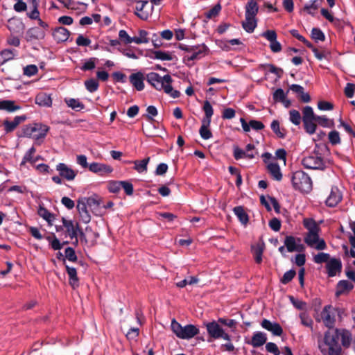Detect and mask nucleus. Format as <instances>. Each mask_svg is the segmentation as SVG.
<instances>
[{
    "instance_id": "obj_1",
    "label": "nucleus",
    "mask_w": 355,
    "mask_h": 355,
    "mask_svg": "<svg viewBox=\"0 0 355 355\" xmlns=\"http://www.w3.org/2000/svg\"><path fill=\"white\" fill-rule=\"evenodd\" d=\"M146 80L157 90H163L166 94L173 98H178L180 95L179 91L173 88L171 85L173 80L168 74L161 76L157 73L150 72L146 75Z\"/></svg>"
},
{
    "instance_id": "obj_2",
    "label": "nucleus",
    "mask_w": 355,
    "mask_h": 355,
    "mask_svg": "<svg viewBox=\"0 0 355 355\" xmlns=\"http://www.w3.org/2000/svg\"><path fill=\"white\" fill-rule=\"evenodd\" d=\"M318 347L323 355H341L342 348L334 331H327L323 339L318 342Z\"/></svg>"
},
{
    "instance_id": "obj_3",
    "label": "nucleus",
    "mask_w": 355,
    "mask_h": 355,
    "mask_svg": "<svg viewBox=\"0 0 355 355\" xmlns=\"http://www.w3.org/2000/svg\"><path fill=\"white\" fill-rule=\"evenodd\" d=\"M179 49L185 52L183 60L187 64H190L196 60L205 57L209 53V48L205 44L187 45L180 44Z\"/></svg>"
},
{
    "instance_id": "obj_4",
    "label": "nucleus",
    "mask_w": 355,
    "mask_h": 355,
    "mask_svg": "<svg viewBox=\"0 0 355 355\" xmlns=\"http://www.w3.org/2000/svg\"><path fill=\"white\" fill-rule=\"evenodd\" d=\"M293 187L300 192L309 193L313 184L309 175L302 171L293 172L291 177Z\"/></svg>"
},
{
    "instance_id": "obj_5",
    "label": "nucleus",
    "mask_w": 355,
    "mask_h": 355,
    "mask_svg": "<svg viewBox=\"0 0 355 355\" xmlns=\"http://www.w3.org/2000/svg\"><path fill=\"white\" fill-rule=\"evenodd\" d=\"M49 130V127L41 123L27 124L22 129L21 136L33 138L35 141L43 139Z\"/></svg>"
},
{
    "instance_id": "obj_6",
    "label": "nucleus",
    "mask_w": 355,
    "mask_h": 355,
    "mask_svg": "<svg viewBox=\"0 0 355 355\" xmlns=\"http://www.w3.org/2000/svg\"><path fill=\"white\" fill-rule=\"evenodd\" d=\"M171 329L175 336L184 340H189L199 334V329L193 324L182 326L175 319L171 321Z\"/></svg>"
},
{
    "instance_id": "obj_7",
    "label": "nucleus",
    "mask_w": 355,
    "mask_h": 355,
    "mask_svg": "<svg viewBox=\"0 0 355 355\" xmlns=\"http://www.w3.org/2000/svg\"><path fill=\"white\" fill-rule=\"evenodd\" d=\"M209 336L214 339L223 338L225 340L230 341V336L220 326L218 321L213 320L205 324Z\"/></svg>"
},
{
    "instance_id": "obj_8",
    "label": "nucleus",
    "mask_w": 355,
    "mask_h": 355,
    "mask_svg": "<svg viewBox=\"0 0 355 355\" xmlns=\"http://www.w3.org/2000/svg\"><path fill=\"white\" fill-rule=\"evenodd\" d=\"M301 163L304 168L308 169L324 170L325 168V163L323 159L317 154H312L304 157L302 159Z\"/></svg>"
},
{
    "instance_id": "obj_9",
    "label": "nucleus",
    "mask_w": 355,
    "mask_h": 355,
    "mask_svg": "<svg viewBox=\"0 0 355 355\" xmlns=\"http://www.w3.org/2000/svg\"><path fill=\"white\" fill-rule=\"evenodd\" d=\"M318 232H308L304 238V241L309 246L318 250H322L327 248V245L324 239L319 238Z\"/></svg>"
},
{
    "instance_id": "obj_10",
    "label": "nucleus",
    "mask_w": 355,
    "mask_h": 355,
    "mask_svg": "<svg viewBox=\"0 0 355 355\" xmlns=\"http://www.w3.org/2000/svg\"><path fill=\"white\" fill-rule=\"evenodd\" d=\"M153 6L150 5L147 1L137 2L135 14L142 20H147L151 15Z\"/></svg>"
},
{
    "instance_id": "obj_11",
    "label": "nucleus",
    "mask_w": 355,
    "mask_h": 355,
    "mask_svg": "<svg viewBox=\"0 0 355 355\" xmlns=\"http://www.w3.org/2000/svg\"><path fill=\"white\" fill-rule=\"evenodd\" d=\"M233 154L236 160L243 158L253 159L256 154L255 146L253 144H249L245 146V150H243L238 146H234Z\"/></svg>"
},
{
    "instance_id": "obj_12",
    "label": "nucleus",
    "mask_w": 355,
    "mask_h": 355,
    "mask_svg": "<svg viewBox=\"0 0 355 355\" xmlns=\"http://www.w3.org/2000/svg\"><path fill=\"white\" fill-rule=\"evenodd\" d=\"M320 315L322 320L327 327H334L336 321V310L331 306H325Z\"/></svg>"
},
{
    "instance_id": "obj_13",
    "label": "nucleus",
    "mask_w": 355,
    "mask_h": 355,
    "mask_svg": "<svg viewBox=\"0 0 355 355\" xmlns=\"http://www.w3.org/2000/svg\"><path fill=\"white\" fill-rule=\"evenodd\" d=\"M56 171L59 175L67 181H73L78 174L77 171H74L72 168L64 163H59L56 165Z\"/></svg>"
},
{
    "instance_id": "obj_14",
    "label": "nucleus",
    "mask_w": 355,
    "mask_h": 355,
    "mask_svg": "<svg viewBox=\"0 0 355 355\" xmlns=\"http://www.w3.org/2000/svg\"><path fill=\"white\" fill-rule=\"evenodd\" d=\"M342 262L340 259L331 258L326 263L327 272L329 277L340 275L342 271Z\"/></svg>"
},
{
    "instance_id": "obj_15",
    "label": "nucleus",
    "mask_w": 355,
    "mask_h": 355,
    "mask_svg": "<svg viewBox=\"0 0 355 355\" xmlns=\"http://www.w3.org/2000/svg\"><path fill=\"white\" fill-rule=\"evenodd\" d=\"M261 35L270 42V48L274 53H278L282 50L281 44L277 40V33L273 30H268L263 32Z\"/></svg>"
},
{
    "instance_id": "obj_16",
    "label": "nucleus",
    "mask_w": 355,
    "mask_h": 355,
    "mask_svg": "<svg viewBox=\"0 0 355 355\" xmlns=\"http://www.w3.org/2000/svg\"><path fill=\"white\" fill-rule=\"evenodd\" d=\"M284 246L286 247L287 250L290 252H300L304 250V246L301 243V239L299 238H295L292 236L286 237L284 241Z\"/></svg>"
},
{
    "instance_id": "obj_17",
    "label": "nucleus",
    "mask_w": 355,
    "mask_h": 355,
    "mask_svg": "<svg viewBox=\"0 0 355 355\" xmlns=\"http://www.w3.org/2000/svg\"><path fill=\"white\" fill-rule=\"evenodd\" d=\"M342 193L337 187H332L331 192L326 199V205L329 207H336L342 200Z\"/></svg>"
},
{
    "instance_id": "obj_18",
    "label": "nucleus",
    "mask_w": 355,
    "mask_h": 355,
    "mask_svg": "<svg viewBox=\"0 0 355 355\" xmlns=\"http://www.w3.org/2000/svg\"><path fill=\"white\" fill-rule=\"evenodd\" d=\"M26 115L16 116L12 121L5 120L3 122L4 131L6 133H9L14 131L17 127L22 122L26 120Z\"/></svg>"
},
{
    "instance_id": "obj_19",
    "label": "nucleus",
    "mask_w": 355,
    "mask_h": 355,
    "mask_svg": "<svg viewBox=\"0 0 355 355\" xmlns=\"http://www.w3.org/2000/svg\"><path fill=\"white\" fill-rule=\"evenodd\" d=\"M46 35L45 31L38 28L33 27L29 28L26 33V40L27 42H33L44 39Z\"/></svg>"
},
{
    "instance_id": "obj_20",
    "label": "nucleus",
    "mask_w": 355,
    "mask_h": 355,
    "mask_svg": "<svg viewBox=\"0 0 355 355\" xmlns=\"http://www.w3.org/2000/svg\"><path fill=\"white\" fill-rule=\"evenodd\" d=\"M336 335H337V340L340 338L342 346L345 348H349L352 343V334L345 329H336L334 330Z\"/></svg>"
},
{
    "instance_id": "obj_21",
    "label": "nucleus",
    "mask_w": 355,
    "mask_h": 355,
    "mask_svg": "<svg viewBox=\"0 0 355 355\" xmlns=\"http://www.w3.org/2000/svg\"><path fill=\"white\" fill-rule=\"evenodd\" d=\"M88 206L83 200V198H80L78 200L77 209L82 221L84 223H89L91 220V216L88 211Z\"/></svg>"
},
{
    "instance_id": "obj_22",
    "label": "nucleus",
    "mask_w": 355,
    "mask_h": 355,
    "mask_svg": "<svg viewBox=\"0 0 355 355\" xmlns=\"http://www.w3.org/2000/svg\"><path fill=\"white\" fill-rule=\"evenodd\" d=\"M261 326L268 331H270L274 336H279L283 333V329L279 324L271 322L269 320L263 319Z\"/></svg>"
},
{
    "instance_id": "obj_23",
    "label": "nucleus",
    "mask_w": 355,
    "mask_h": 355,
    "mask_svg": "<svg viewBox=\"0 0 355 355\" xmlns=\"http://www.w3.org/2000/svg\"><path fill=\"white\" fill-rule=\"evenodd\" d=\"M89 170L94 173H99L101 175L105 173H110L112 172L113 168L112 166L98 162H92L89 165Z\"/></svg>"
},
{
    "instance_id": "obj_24",
    "label": "nucleus",
    "mask_w": 355,
    "mask_h": 355,
    "mask_svg": "<svg viewBox=\"0 0 355 355\" xmlns=\"http://www.w3.org/2000/svg\"><path fill=\"white\" fill-rule=\"evenodd\" d=\"M62 224L64 227L66 228V230L71 239L73 238L77 239L78 231L79 230L78 224L75 223L71 220H67L64 218H62Z\"/></svg>"
},
{
    "instance_id": "obj_25",
    "label": "nucleus",
    "mask_w": 355,
    "mask_h": 355,
    "mask_svg": "<svg viewBox=\"0 0 355 355\" xmlns=\"http://www.w3.org/2000/svg\"><path fill=\"white\" fill-rule=\"evenodd\" d=\"M129 79L131 84L137 91H141L144 89V81L145 80V77L144 73L141 72H137L131 74L129 77Z\"/></svg>"
},
{
    "instance_id": "obj_26",
    "label": "nucleus",
    "mask_w": 355,
    "mask_h": 355,
    "mask_svg": "<svg viewBox=\"0 0 355 355\" xmlns=\"http://www.w3.org/2000/svg\"><path fill=\"white\" fill-rule=\"evenodd\" d=\"M69 31L62 26L56 28L53 32V37L58 42H63L68 40Z\"/></svg>"
},
{
    "instance_id": "obj_27",
    "label": "nucleus",
    "mask_w": 355,
    "mask_h": 355,
    "mask_svg": "<svg viewBox=\"0 0 355 355\" xmlns=\"http://www.w3.org/2000/svg\"><path fill=\"white\" fill-rule=\"evenodd\" d=\"M353 283H351L347 280H340L337 284L336 295L339 296L345 293H348L353 289Z\"/></svg>"
},
{
    "instance_id": "obj_28",
    "label": "nucleus",
    "mask_w": 355,
    "mask_h": 355,
    "mask_svg": "<svg viewBox=\"0 0 355 355\" xmlns=\"http://www.w3.org/2000/svg\"><path fill=\"white\" fill-rule=\"evenodd\" d=\"M267 340L266 334L261 331H256L249 343L254 347H259L263 345Z\"/></svg>"
},
{
    "instance_id": "obj_29",
    "label": "nucleus",
    "mask_w": 355,
    "mask_h": 355,
    "mask_svg": "<svg viewBox=\"0 0 355 355\" xmlns=\"http://www.w3.org/2000/svg\"><path fill=\"white\" fill-rule=\"evenodd\" d=\"M259 6L257 0H250L245 6V17L257 18Z\"/></svg>"
},
{
    "instance_id": "obj_30",
    "label": "nucleus",
    "mask_w": 355,
    "mask_h": 355,
    "mask_svg": "<svg viewBox=\"0 0 355 355\" xmlns=\"http://www.w3.org/2000/svg\"><path fill=\"white\" fill-rule=\"evenodd\" d=\"M21 107L16 105L14 101L0 100V110H5L8 112H15L21 110Z\"/></svg>"
},
{
    "instance_id": "obj_31",
    "label": "nucleus",
    "mask_w": 355,
    "mask_h": 355,
    "mask_svg": "<svg viewBox=\"0 0 355 355\" xmlns=\"http://www.w3.org/2000/svg\"><path fill=\"white\" fill-rule=\"evenodd\" d=\"M83 200L92 211L97 210L101 205V199L96 195L89 197H83Z\"/></svg>"
},
{
    "instance_id": "obj_32",
    "label": "nucleus",
    "mask_w": 355,
    "mask_h": 355,
    "mask_svg": "<svg viewBox=\"0 0 355 355\" xmlns=\"http://www.w3.org/2000/svg\"><path fill=\"white\" fill-rule=\"evenodd\" d=\"M267 168L271 176L277 181L282 178V174L280 167L278 164L275 162H270L267 164Z\"/></svg>"
},
{
    "instance_id": "obj_33",
    "label": "nucleus",
    "mask_w": 355,
    "mask_h": 355,
    "mask_svg": "<svg viewBox=\"0 0 355 355\" xmlns=\"http://www.w3.org/2000/svg\"><path fill=\"white\" fill-rule=\"evenodd\" d=\"M35 103L40 106L51 107L52 105V99L47 94L40 93L35 97Z\"/></svg>"
},
{
    "instance_id": "obj_34",
    "label": "nucleus",
    "mask_w": 355,
    "mask_h": 355,
    "mask_svg": "<svg viewBox=\"0 0 355 355\" xmlns=\"http://www.w3.org/2000/svg\"><path fill=\"white\" fill-rule=\"evenodd\" d=\"M257 26V18L245 17V20L242 22L243 28L249 33L254 32Z\"/></svg>"
},
{
    "instance_id": "obj_35",
    "label": "nucleus",
    "mask_w": 355,
    "mask_h": 355,
    "mask_svg": "<svg viewBox=\"0 0 355 355\" xmlns=\"http://www.w3.org/2000/svg\"><path fill=\"white\" fill-rule=\"evenodd\" d=\"M150 157H146L142 160H135L132 162L134 164V169L139 173H146Z\"/></svg>"
},
{
    "instance_id": "obj_36",
    "label": "nucleus",
    "mask_w": 355,
    "mask_h": 355,
    "mask_svg": "<svg viewBox=\"0 0 355 355\" xmlns=\"http://www.w3.org/2000/svg\"><path fill=\"white\" fill-rule=\"evenodd\" d=\"M38 215L44 219L49 225H52L55 219V216L49 210H47L43 205H40L37 210Z\"/></svg>"
},
{
    "instance_id": "obj_37",
    "label": "nucleus",
    "mask_w": 355,
    "mask_h": 355,
    "mask_svg": "<svg viewBox=\"0 0 355 355\" xmlns=\"http://www.w3.org/2000/svg\"><path fill=\"white\" fill-rule=\"evenodd\" d=\"M66 269L67 274L69 277V284L73 288H76L78 286L79 282L78 278L77 277L76 269L73 267H70L69 266H66Z\"/></svg>"
},
{
    "instance_id": "obj_38",
    "label": "nucleus",
    "mask_w": 355,
    "mask_h": 355,
    "mask_svg": "<svg viewBox=\"0 0 355 355\" xmlns=\"http://www.w3.org/2000/svg\"><path fill=\"white\" fill-rule=\"evenodd\" d=\"M321 3L322 0H313L311 2L305 4L303 9L308 14L314 16Z\"/></svg>"
},
{
    "instance_id": "obj_39",
    "label": "nucleus",
    "mask_w": 355,
    "mask_h": 355,
    "mask_svg": "<svg viewBox=\"0 0 355 355\" xmlns=\"http://www.w3.org/2000/svg\"><path fill=\"white\" fill-rule=\"evenodd\" d=\"M234 214L236 216L239 221L243 225H246L248 222L249 218L244 210L243 207L241 206L235 207L233 209Z\"/></svg>"
},
{
    "instance_id": "obj_40",
    "label": "nucleus",
    "mask_w": 355,
    "mask_h": 355,
    "mask_svg": "<svg viewBox=\"0 0 355 355\" xmlns=\"http://www.w3.org/2000/svg\"><path fill=\"white\" fill-rule=\"evenodd\" d=\"M211 122L202 121V125L199 130L200 137L205 140L209 139L212 137V133L209 127Z\"/></svg>"
},
{
    "instance_id": "obj_41",
    "label": "nucleus",
    "mask_w": 355,
    "mask_h": 355,
    "mask_svg": "<svg viewBox=\"0 0 355 355\" xmlns=\"http://www.w3.org/2000/svg\"><path fill=\"white\" fill-rule=\"evenodd\" d=\"M173 54L168 51H155L153 58L162 61H171L173 59Z\"/></svg>"
},
{
    "instance_id": "obj_42",
    "label": "nucleus",
    "mask_w": 355,
    "mask_h": 355,
    "mask_svg": "<svg viewBox=\"0 0 355 355\" xmlns=\"http://www.w3.org/2000/svg\"><path fill=\"white\" fill-rule=\"evenodd\" d=\"M35 152H36V149L35 147L32 146L31 148H29L28 150L24 155L20 165L23 166L26 162H29L32 164H35V159H34L33 155L35 153Z\"/></svg>"
},
{
    "instance_id": "obj_43",
    "label": "nucleus",
    "mask_w": 355,
    "mask_h": 355,
    "mask_svg": "<svg viewBox=\"0 0 355 355\" xmlns=\"http://www.w3.org/2000/svg\"><path fill=\"white\" fill-rule=\"evenodd\" d=\"M15 57V51L10 49H4L0 52V65L11 60Z\"/></svg>"
},
{
    "instance_id": "obj_44",
    "label": "nucleus",
    "mask_w": 355,
    "mask_h": 355,
    "mask_svg": "<svg viewBox=\"0 0 355 355\" xmlns=\"http://www.w3.org/2000/svg\"><path fill=\"white\" fill-rule=\"evenodd\" d=\"M148 33L145 30H140L139 31V35L133 37V42L140 44H147L149 42Z\"/></svg>"
},
{
    "instance_id": "obj_45",
    "label": "nucleus",
    "mask_w": 355,
    "mask_h": 355,
    "mask_svg": "<svg viewBox=\"0 0 355 355\" xmlns=\"http://www.w3.org/2000/svg\"><path fill=\"white\" fill-rule=\"evenodd\" d=\"M203 110L205 112V116L203 118L202 121L211 122V119L214 114V110L211 103L208 101H205Z\"/></svg>"
},
{
    "instance_id": "obj_46",
    "label": "nucleus",
    "mask_w": 355,
    "mask_h": 355,
    "mask_svg": "<svg viewBox=\"0 0 355 355\" xmlns=\"http://www.w3.org/2000/svg\"><path fill=\"white\" fill-rule=\"evenodd\" d=\"M270 127L272 131L279 138L285 137V130L280 128L279 123L277 120H273L271 123Z\"/></svg>"
},
{
    "instance_id": "obj_47",
    "label": "nucleus",
    "mask_w": 355,
    "mask_h": 355,
    "mask_svg": "<svg viewBox=\"0 0 355 355\" xmlns=\"http://www.w3.org/2000/svg\"><path fill=\"white\" fill-rule=\"evenodd\" d=\"M65 103L68 107L75 110H80L84 108V105L78 100L75 98L65 99Z\"/></svg>"
},
{
    "instance_id": "obj_48",
    "label": "nucleus",
    "mask_w": 355,
    "mask_h": 355,
    "mask_svg": "<svg viewBox=\"0 0 355 355\" xmlns=\"http://www.w3.org/2000/svg\"><path fill=\"white\" fill-rule=\"evenodd\" d=\"M304 225L308 230L309 232H319L320 228L315 221L312 218H306L304 220Z\"/></svg>"
},
{
    "instance_id": "obj_49",
    "label": "nucleus",
    "mask_w": 355,
    "mask_h": 355,
    "mask_svg": "<svg viewBox=\"0 0 355 355\" xmlns=\"http://www.w3.org/2000/svg\"><path fill=\"white\" fill-rule=\"evenodd\" d=\"M302 121L304 123V129L306 130V132L310 135L313 134L316 130V124L315 123L316 122V119H307Z\"/></svg>"
},
{
    "instance_id": "obj_50",
    "label": "nucleus",
    "mask_w": 355,
    "mask_h": 355,
    "mask_svg": "<svg viewBox=\"0 0 355 355\" xmlns=\"http://www.w3.org/2000/svg\"><path fill=\"white\" fill-rule=\"evenodd\" d=\"M330 259V255L328 253L320 252L313 257V261L315 263L320 264L322 263H327Z\"/></svg>"
},
{
    "instance_id": "obj_51",
    "label": "nucleus",
    "mask_w": 355,
    "mask_h": 355,
    "mask_svg": "<svg viewBox=\"0 0 355 355\" xmlns=\"http://www.w3.org/2000/svg\"><path fill=\"white\" fill-rule=\"evenodd\" d=\"M315 119L316 122L322 127L330 128L334 125L333 120H330L324 116H317Z\"/></svg>"
},
{
    "instance_id": "obj_52",
    "label": "nucleus",
    "mask_w": 355,
    "mask_h": 355,
    "mask_svg": "<svg viewBox=\"0 0 355 355\" xmlns=\"http://www.w3.org/2000/svg\"><path fill=\"white\" fill-rule=\"evenodd\" d=\"M85 86L88 92L92 93L98 89L99 85L96 80L91 78L85 82Z\"/></svg>"
},
{
    "instance_id": "obj_53",
    "label": "nucleus",
    "mask_w": 355,
    "mask_h": 355,
    "mask_svg": "<svg viewBox=\"0 0 355 355\" xmlns=\"http://www.w3.org/2000/svg\"><path fill=\"white\" fill-rule=\"evenodd\" d=\"M289 300L291 304L298 310L306 309V303L301 300L297 299L293 296H289Z\"/></svg>"
},
{
    "instance_id": "obj_54",
    "label": "nucleus",
    "mask_w": 355,
    "mask_h": 355,
    "mask_svg": "<svg viewBox=\"0 0 355 355\" xmlns=\"http://www.w3.org/2000/svg\"><path fill=\"white\" fill-rule=\"evenodd\" d=\"M313 53L315 57L318 60H322L323 59H326L330 54L329 51L325 49L320 50L317 48L313 49Z\"/></svg>"
},
{
    "instance_id": "obj_55",
    "label": "nucleus",
    "mask_w": 355,
    "mask_h": 355,
    "mask_svg": "<svg viewBox=\"0 0 355 355\" xmlns=\"http://www.w3.org/2000/svg\"><path fill=\"white\" fill-rule=\"evenodd\" d=\"M295 275H296V272L293 269L286 271L284 274L283 277H282L281 282L283 284H286L289 283L294 278Z\"/></svg>"
},
{
    "instance_id": "obj_56",
    "label": "nucleus",
    "mask_w": 355,
    "mask_h": 355,
    "mask_svg": "<svg viewBox=\"0 0 355 355\" xmlns=\"http://www.w3.org/2000/svg\"><path fill=\"white\" fill-rule=\"evenodd\" d=\"M317 116L314 114L313 110L310 106H306L303 110L302 120L315 119Z\"/></svg>"
},
{
    "instance_id": "obj_57",
    "label": "nucleus",
    "mask_w": 355,
    "mask_h": 355,
    "mask_svg": "<svg viewBox=\"0 0 355 355\" xmlns=\"http://www.w3.org/2000/svg\"><path fill=\"white\" fill-rule=\"evenodd\" d=\"M311 37L315 40L318 41H324L325 36L322 31L317 28H313L311 31Z\"/></svg>"
},
{
    "instance_id": "obj_58",
    "label": "nucleus",
    "mask_w": 355,
    "mask_h": 355,
    "mask_svg": "<svg viewBox=\"0 0 355 355\" xmlns=\"http://www.w3.org/2000/svg\"><path fill=\"white\" fill-rule=\"evenodd\" d=\"M290 121L295 125H297L301 122V115L300 112L295 110H292L289 112Z\"/></svg>"
},
{
    "instance_id": "obj_59",
    "label": "nucleus",
    "mask_w": 355,
    "mask_h": 355,
    "mask_svg": "<svg viewBox=\"0 0 355 355\" xmlns=\"http://www.w3.org/2000/svg\"><path fill=\"white\" fill-rule=\"evenodd\" d=\"M329 142L333 145H336L340 143V134L336 130L331 131L329 133Z\"/></svg>"
},
{
    "instance_id": "obj_60",
    "label": "nucleus",
    "mask_w": 355,
    "mask_h": 355,
    "mask_svg": "<svg viewBox=\"0 0 355 355\" xmlns=\"http://www.w3.org/2000/svg\"><path fill=\"white\" fill-rule=\"evenodd\" d=\"M119 39L126 44H131L133 42V37L129 36L128 33L125 30H121L119 32Z\"/></svg>"
},
{
    "instance_id": "obj_61",
    "label": "nucleus",
    "mask_w": 355,
    "mask_h": 355,
    "mask_svg": "<svg viewBox=\"0 0 355 355\" xmlns=\"http://www.w3.org/2000/svg\"><path fill=\"white\" fill-rule=\"evenodd\" d=\"M300 318L301 320V323L308 327H311L313 325V320L311 318L306 314V313L303 312L300 314Z\"/></svg>"
},
{
    "instance_id": "obj_62",
    "label": "nucleus",
    "mask_w": 355,
    "mask_h": 355,
    "mask_svg": "<svg viewBox=\"0 0 355 355\" xmlns=\"http://www.w3.org/2000/svg\"><path fill=\"white\" fill-rule=\"evenodd\" d=\"M66 258L72 262H75L77 261V256L76 254L75 250L71 248L68 247L65 249L64 251Z\"/></svg>"
},
{
    "instance_id": "obj_63",
    "label": "nucleus",
    "mask_w": 355,
    "mask_h": 355,
    "mask_svg": "<svg viewBox=\"0 0 355 355\" xmlns=\"http://www.w3.org/2000/svg\"><path fill=\"white\" fill-rule=\"evenodd\" d=\"M38 71L37 67L35 64H30L24 68V73L28 76H32Z\"/></svg>"
},
{
    "instance_id": "obj_64",
    "label": "nucleus",
    "mask_w": 355,
    "mask_h": 355,
    "mask_svg": "<svg viewBox=\"0 0 355 355\" xmlns=\"http://www.w3.org/2000/svg\"><path fill=\"white\" fill-rule=\"evenodd\" d=\"M266 349L267 352L273 354L274 355H279L280 351L279 350V348L277 345L274 343H268L266 345Z\"/></svg>"
}]
</instances>
